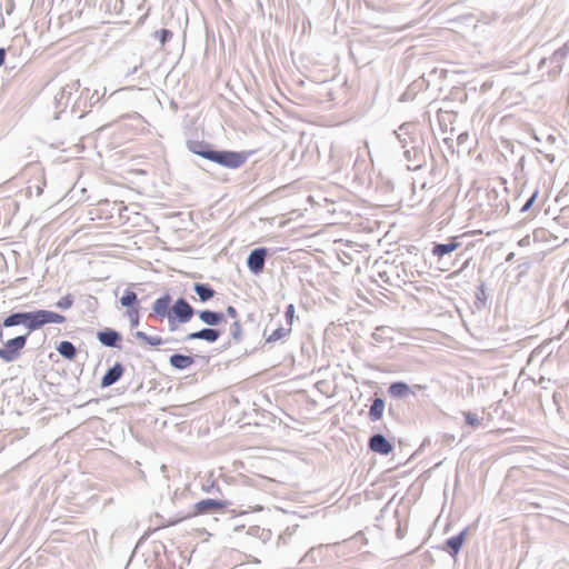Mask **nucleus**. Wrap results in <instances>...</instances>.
Masks as SVG:
<instances>
[{"label":"nucleus","instance_id":"nucleus-1","mask_svg":"<svg viewBox=\"0 0 569 569\" xmlns=\"http://www.w3.org/2000/svg\"><path fill=\"white\" fill-rule=\"evenodd\" d=\"M196 154L230 169H237L246 161L242 153L234 151H196Z\"/></svg>","mask_w":569,"mask_h":569},{"label":"nucleus","instance_id":"nucleus-2","mask_svg":"<svg viewBox=\"0 0 569 569\" xmlns=\"http://www.w3.org/2000/svg\"><path fill=\"white\" fill-rule=\"evenodd\" d=\"M196 310L192 306L183 298H179L171 307V313L169 316V327L171 331L177 329L178 323H187L191 320Z\"/></svg>","mask_w":569,"mask_h":569},{"label":"nucleus","instance_id":"nucleus-3","mask_svg":"<svg viewBox=\"0 0 569 569\" xmlns=\"http://www.w3.org/2000/svg\"><path fill=\"white\" fill-rule=\"evenodd\" d=\"M26 342L27 336H18L8 340L4 347L0 348V359L7 362L14 361L20 355V350L26 346Z\"/></svg>","mask_w":569,"mask_h":569},{"label":"nucleus","instance_id":"nucleus-4","mask_svg":"<svg viewBox=\"0 0 569 569\" xmlns=\"http://www.w3.org/2000/svg\"><path fill=\"white\" fill-rule=\"evenodd\" d=\"M30 313L37 330L47 323H62L66 320L63 316L48 310H37Z\"/></svg>","mask_w":569,"mask_h":569},{"label":"nucleus","instance_id":"nucleus-5","mask_svg":"<svg viewBox=\"0 0 569 569\" xmlns=\"http://www.w3.org/2000/svg\"><path fill=\"white\" fill-rule=\"evenodd\" d=\"M79 80L71 81L62 87L59 93L56 94L54 100L58 108H66L71 102L73 93L79 90Z\"/></svg>","mask_w":569,"mask_h":569},{"label":"nucleus","instance_id":"nucleus-6","mask_svg":"<svg viewBox=\"0 0 569 569\" xmlns=\"http://www.w3.org/2000/svg\"><path fill=\"white\" fill-rule=\"evenodd\" d=\"M267 253L266 248H257L250 252L247 264L252 273L258 274L263 270Z\"/></svg>","mask_w":569,"mask_h":569},{"label":"nucleus","instance_id":"nucleus-7","mask_svg":"<svg viewBox=\"0 0 569 569\" xmlns=\"http://www.w3.org/2000/svg\"><path fill=\"white\" fill-rule=\"evenodd\" d=\"M369 448L380 455H389L392 451V445L380 433L373 435L369 440Z\"/></svg>","mask_w":569,"mask_h":569},{"label":"nucleus","instance_id":"nucleus-8","mask_svg":"<svg viewBox=\"0 0 569 569\" xmlns=\"http://www.w3.org/2000/svg\"><path fill=\"white\" fill-rule=\"evenodd\" d=\"M221 336L220 330L212 328H204L196 332H191L186 337V340H206L208 342H216Z\"/></svg>","mask_w":569,"mask_h":569},{"label":"nucleus","instance_id":"nucleus-9","mask_svg":"<svg viewBox=\"0 0 569 569\" xmlns=\"http://www.w3.org/2000/svg\"><path fill=\"white\" fill-rule=\"evenodd\" d=\"M224 503L214 499H204L194 505L193 515L208 513L214 510H222Z\"/></svg>","mask_w":569,"mask_h":569},{"label":"nucleus","instance_id":"nucleus-10","mask_svg":"<svg viewBox=\"0 0 569 569\" xmlns=\"http://www.w3.org/2000/svg\"><path fill=\"white\" fill-rule=\"evenodd\" d=\"M170 302H171V297L169 295L158 298L153 302V306H152L153 312L157 316L169 318V316L171 313Z\"/></svg>","mask_w":569,"mask_h":569},{"label":"nucleus","instance_id":"nucleus-11","mask_svg":"<svg viewBox=\"0 0 569 569\" xmlns=\"http://www.w3.org/2000/svg\"><path fill=\"white\" fill-rule=\"evenodd\" d=\"M388 392L390 393V396L398 399H403L407 398L409 395L415 393L410 386L401 381L391 383L389 386Z\"/></svg>","mask_w":569,"mask_h":569},{"label":"nucleus","instance_id":"nucleus-12","mask_svg":"<svg viewBox=\"0 0 569 569\" xmlns=\"http://www.w3.org/2000/svg\"><path fill=\"white\" fill-rule=\"evenodd\" d=\"M122 373H123V367L120 363H116L102 377L101 386L109 387V386L116 383L121 378Z\"/></svg>","mask_w":569,"mask_h":569},{"label":"nucleus","instance_id":"nucleus-13","mask_svg":"<svg viewBox=\"0 0 569 569\" xmlns=\"http://www.w3.org/2000/svg\"><path fill=\"white\" fill-rule=\"evenodd\" d=\"M98 340L107 347H116L117 343L121 340L120 333L112 329H106L103 331L98 332Z\"/></svg>","mask_w":569,"mask_h":569},{"label":"nucleus","instance_id":"nucleus-14","mask_svg":"<svg viewBox=\"0 0 569 569\" xmlns=\"http://www.w3.org/2000/svg\"><path fill=\"white\" fill-rule=\"evenodd\" d=\"M198 316L200 320L208 326H218L224 320L223 313L211 310L199 311Z\"/></svg>","mask_w":569,"mask_h":569},{"label":"nucleus","instance_id":"nucleus-15","mask_svg":"<svg viewBox=\"0 0 569 569\" xmlns=\"http://www.w3.org/2000/svg\"><path fill=\"white\" fill-rule=\"evenodd\" d=\"M169 362L173 368L183 370L193 365L194 360L190 356L174 353L170 357Z\"/></svg>","mask_w":569,"mask_h":569},{"label":"nucleus","instance_id":"nucleus-16","mask_svg":"<svg viewBox=\"0 0 569 569\" xmlns=\"http://www.w3.org/2000/svg\"><path fill=\"white\" fill-rule=\"evenodd\" d=\"M460 243L452 240L448 243H437L432 248V254L436 257H443L446 254L451 253L452 251L457 250L459 248Z\"/></svg>","mask_w":569,"mask_h":569},{"label":"nucleus","instance_id":"nucleus-17","mask_svg":"<svg viewBox=\"0 0 569 569\" xmlns=\"http://www.w3.org/2000/svg\"><path fill=\"white\" fill-rule=\"evenodd\" d=\"M465 536H466V530L461 531L457 536H453V537L449 538L446 541V546H447V548L450 549L449 552H450L451 556L455 557L459 552V550L461 549V547L463 545Z\"/></svg>","mask_w":569,"mask_h":569},{"label":"nucleus","instance_id":"nucleus-18","mask_svg":"<svg viewBox=\"0 0 569 569\" xmlns=\"http://www.w3.org/2000/svg\"><path fill=\"white\" fill-rule=\"evenodd\" d=\"M193 289L201 302L210 300L216 293L214 290L206 283H196Z\"/></svg>","mask_w":569,"mask_h":569},{"label":"nucleus","instance_id":"nucleus-19","mask_svg":"<svg viewBox=\"0 0 569 569\" xmlns=\"http://www.w3.org/2000/svg\"><path fill=\"white\" fill-rule=\"evenodd\" d=\"M385 409V401L381 398H376L370 407L369 416L372 421L379 420L382 417Z\"/></svg>","mask_w":569,"mask_h":569},{"label":"nucleus","instance_id":"nucleus-20","mask_svg":"<svg viewBox=\"0 0 569 569\" xmlns=\"http://www.w3.org/2000/svg\"><path fill=\"white\" fill-rule=\"evenodd\" d=\"M59 353L66 359H73L76 357V347L70 341H62L58 347Z\"/></svg>","mask_w":569,"mask_h":569},{"label":"nucleus","instance_id":"nucleus-21","mask_svg":"<svg viewBox=\"0 0 569 569\" xmlns=\"http://www.w3.org/2000/svg\"><path fill=\"white\" fill-rule=\"evenodd\" d=\"M23 319H24V312H14V313H11L10 316H8L3 320L2 326L6 328L20 326V325H23Z\"/></svg>","mask_w":569,"mask_h":569},{"label":"nucleus","instance_id":"nucleus-22","mask_svg":"<svg viewBox=\"0 0 569 569\" xmlns=\"http://www.w3.org/2000/svg\"><path fill=\"white\" fill-rule=\"evenodd\" d=\"M290 332H291V328L290 327H288V328H283V327L277 328L267 338V342H274L277 340L287 338Z\"/></svg>","mask_w":569,"mask_h":569},{"label":"nucleus","instance_id":"nucleus-23","mask_svg":"<svg viewBox=\"0 0 569 569\" xmlns=\"http://www.w3.org/2000/svg\"><path fill=\"white\" fill-rule=\"evenodd\" d=\"M120 302L123 307L130 308L138 303V297H137L136 292L126 290L123 296L120 299Z\"/></svg>","mask_w":569,"mask_h":569},{"label":"nucleus","instance_id":"nucleus-24","mask_svg":"<svg viewBox=\"0 0 569 569\" xmlns=\"http://www.w3.org/2000/svg\"><path fill=\"white\" fill-rule=\"evenodd\" d=\"M466 423L470 426L473 429H477L481 426V419L471 411H463L462 412Z\"/></svg>","mask_w":569,"mask_h":569},{"label":"nucleus","instance_id":"nucleus-25","mask_svg":"<svg viewBox=\"0 0 569 569\" xmlns=\"http://www.w3.org/2000/svg\"><path fill=\"white\" fill-rule=\"evenodd\" d=\"M73 303V299L70 295H67L64 297H62L57 303V308L61 309V310H67L69 308H71Z\"/></svg>","mask_w":569,"mask_h":569},{"label":"nucleus","instance_id":"nucleus-26","mask_svg":"<svg viewBox=\"0 0 569 569\" xmlns=\"http://www.w3.org/2000/svg\"><path fill=\"white\" fill-rule=\"evenodd\" d=\"M566 56H567V50L565 48L559 49V50L555 51V53L550 58V61L552 63L559 64L566 58Z\"/></svg>","mask_w":569,"mask_h":569},{"label":"nucleus","instance_id":"nucleus-27","mask_svg":"<svg viewBox=\"0 0 569 569\" xmlns=\"http://www.w3.org/2000/svg\"><path fill=\"white\" fill-rule=\"evenodd\" d=\"M230 335L232 336V338L234 340H240L241 338V335H242V330H241V326L239 323V321H234L231 327H230Z\"/></svg>","mask_w":569,"mask_h":569},{"label":"nucleus","instance_id":"nucleus-28","mask_svg":"<svg viewBox=\"0 0 569 569\" xmlns=\"http://www.w3.org/2000/svg\"><path fill=\"white\" fill-rule=\"evenodd\" d=\"M154 36L159 39L161 44H164L168 39L172 37V33L167 29H161L154 32Z\"/></svg>","mask_w":569,"mask_h":569},{"label":"nucleus","instance_id":"nucleus-29","mask_svg":"<svg viewBox=\"0 0 569 569\" xmlns=\"http://www.w3.org/2000/svg\"><path fill=\"white\" fill-rule=\"evenodd\" d=\"M127 315L130 319L131 327H137L139 325V312L137 308L129 309Z\"/></svg>","mask_w":569,"mask_h":569},{"label":"nucleus","instance_id":"nucleus-30","mask_svg":"<svg viewBox=\"0 0 569 569\" xmlns=\"http://www.w3.org/2000/svg\"><path fill=\"white\" fill-rule=\"evenodd\" d=\"M29 332L37 330L30 312H24L23 325Z\"/></svg>","mask_w":569,"mask_h":569},{"label":"nucleus","instance_id":"nucleus-31","mask_svg":"<svg viewBox=\"0 0 569 569\" xmlns=\"http://www.w3.org/2000/svg\"><path fill=\"white\" fill-rule=\"evenodd\" d=\"M293 317H295V306L289 305L286 310V319H287L289 327L292 325Z\"/></svg>","mask_w":569,"mask_h":569},{"label":"nucleus","instance_id":"nucleus-32","mask_svg":"<svg viewBox=\"0 0 569 569\" xmlns=\"http://www.w3.org/2000/svg\"><path fill=\"white\" fill-rule=\"evenodd\" d=\"M150 346H160L162 343V339L159 336H148L147 341Z\"/></svg>","mask_w":569,"mask_h":569},{"label":"nucleus","instance_id":"nucleus-33","mask_svg":"<svg viewBox=\"0 0 569 569\" xmlns=\"http://www.w3.org/2000/svg\"><path fill=\"white\" fill-rule=\"evenodd\" d=\"M101 99V96L99 94V92L96 90L91 93V96L89 97V104L90 106H93L96 103H98Z\"/></svg>","mask_w":569,"mask_h":569},{"label":"nucleus","instance_id":"nucleus-34","mask_svg":"<svg viewBox=\"0 0 569 569\" xmlns=\"http://www.w3.org/2000/svg\"><path fill=\"white\" fill-rule=\"evenodd\" d=\"M537 191L527 200V202L523 204L521 211H527L531 206L532 203L535 202L536 200V197H537Z\"/></svg>","mask_w":569,"mask_h":569},{"label":"nucleus","instance_id":"nucleus-35","mask_svg":"<svg viewBox=\"0 0 569 569\" xmlns=\"http://www.w3.org/2000/svg\"><path fill=\"white\" fill-rule=\"evenodd\" d=\"M190 150L193 153H196V151H211L207 146L200 143L191 146Z\"/></svg>","mask_w":569,"mask_h":569},{"label":"nucleus","instance_id":"nucleus-36","mask_svg":"<svg viewBox=\"0 0 569 569\" xmlns=\"http://www.w3.org/2000/svg\"><path fill=\"white\" fill-rule=\"evenodd\" d=\"M227 315H228L230 318L236 319V318H237V316H238V312H237V310H236V308H234V307L229 306V307L227 308Z\"/></svg>","mask_w":569,"mask_h":569},{"label":"nucleus","instance_id":"nucleus-37","mask_svg":"<svg viewBox=\"0 0 569 569\" xmlns=\"http://www.w3.org/2000/svg\"><path fill=\"white\" fill-rule=\"evenodd\" d=\"M136 337L140 340H143V341H147V338H148V335H146L144 332L142 331H137L136 332Z\"/></svg>","mask_w":569,"mask_h":569},{"label":"nucleus","instance_id":"nucleus-38","mask_svg":"<svg viewBox=\"0 0 569 569\" xmlns=\"http://www.w3.org/2000/svg\"><path fill=\"white\" fill-rule=\"evenodd\" d=\"M6 58L4 49H0V66L3 64Z\"/></svg>","mask_w":569,"mask_h":569},{"label":"nucleus","instance_id":"nucleus-39","mask_svg":"<svg viewBox=\"0 0 569 569\" xmlns=\"http://www.w3.org/2000/svg\"><path fill=\"white\" fill-rule=\"evenodd\" d=\"M395 134L397 136L399 141L402 143V148H405L407 142H406V139H403V140L401 139L402 133L396 131Z\"/></svg>","mask_w":569,"mask_h":569},{"label":"nucleus","instance_id":"nucleus-40","mask_svg":"<svg viewBox=\"0 0 569 569\" xmlns=\"http://www.w3.org/2000/svg\"><path fill=\"white\" fill-rule=\"evenodd\" d=\"M410 126L409 124H402L400 128H399V131L400 132H407V129L409 128Z\"/></svg>","mask_w":569,"mask_h":569},{"label":"nucleus","instance_id":"nucleus-41","mask_svg":"<svg viewBox=\"0 0 569 569\" xmlns=\"http://www.w3.org/2000/svg\"><path fill=\"white\" fill-rule=\"evenodd\" d=\"M425 387L423 386H420V385H415L413 386V389L415 390H422Z\"/></svg>","mask_w":569,"mask_h":569}]
</instances>
